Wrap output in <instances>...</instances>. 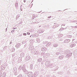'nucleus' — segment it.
Segmentation results:
<instances>
[{
  "label": "nucleus",
  "mask_w": 77,
  "mask_h": 77,
  "mask_svg": "<svg viewBox=\"0 0 77 77\" xmlns=\"http://www.w3.org/2000/svg\"><path fill=\"white\" fill-rule=\"evenodd\" d=\"M30 57L29 56H27L26 57V58L25 60L26 61L29 60L30 59Z\"/></svg>",
  "instance_id": "nucleus-1"
},
{
  "label": "nucleus",
  "mask_w": 77,
  "mask_h": 77,
  "mask_svg": "<svg viewBox=\"0 0 77 77\" xmlns=\"http://www.w3.org/2000/svg\"><path fill=\"white\" fill-rule=\"evenodd\" d=\"M20 44H19L18 45H16V47L17 48H18L19 47H20Z\"/></svg>",
  "instance_id": "nucleus-2"
},
{
  "label": "nucleus",
  "mask_w": 77,
  "mask_h": 77,
  "mask_svg": "<svg viewBox=\"0 0 77 77\" xmlns=\"http://www.w3.org/2000/svg\"><path fill=\"white\" fill-rule=\"evenodd\" d=\"M1 68L3 70L5 68V67L4 66H2Z\"/></svg>",
  "instance_id": "nucleus-3"
},
{
  "label": "nucleus",
  "mask_w": 77,
  "mask_h": 77,
  "mask_svg": "<svg viewBox=\"0 0 77 77\" xmlns=\"http://www.w3.org/2000/svg\"><path fill=\"white\" fill-rule=\"evenodd\" d=\"M23 35H26V33H23Z\"/></svg>",
  "instance_id": "nucleus-4"
},
{
  "label": "nucleus",
  "mask_w": 77,
  "mask_h": 77,
  "mask_svg": "<svg viewBox=\"0 0 77 77\" xmlns=\"http://www.w3.org/2000/svg\"><path fill=\"white\" fill-rule=\"evenodd\" d=\"M27 34L28 35H30V33L29 32H27Z\"/></svg>",
  "instance_id": "nucleus-5"
},
{
  "label": "nucleus",
  "mask_w": 77,
  "mask_h": 77,
  "mask_svg": "<svg viewBox=\"0 0 77 77\" xmlns=\"http://www.w3.org/2000/svg\"><path fill=\"white\" fill-rule=\"evenodd\" d=\"M23 2L24 3L26 2V0H23Z\"/></svg>",
  "instance_id": "nucleus-6"
},
{
  "label": "nucleus",
  "mask_w": 77,
  "mask_h": 77,
  "mask_svg": "<svg viewBox=\"0 0 77 77\" xmlns=\"http://www.w3.org/2000/svg\"><path fill=\"white\" fill-rule=\"evenodd\" d=\"M51 17V16H50V17H48V18H50Z\"/></svg>",
  "instance_id": "nucleus-7"
},
{
  "label": "nucleus",
  "mask_w": 77,
  "mask_h": 77,
  "mask_svg": "<svg viewBox=\"0 0 77 77\" xmlns=\"http://www.w3.org/2000/svg\"><path fill=\"white\" fill-rule=\"evenodd\" d=\"M14 31L13 30V31H11V32H14Z\"/></svg>",
  "instance_id": "nucleus-8"
},
{
  "label": "nucleus",
  "mask_w": 77,
  "mask_h": 77,
  "mask_svg": "<svg viewBox=\"0 0 77 77\" xmlns=\"http://www.w3.org/2000/svg\"><path fill=\"white\" fill-rule=\"evenodd\" d=\"M41 26H39V27H41Z\"/></svg>",
  "instance_id": "nucleus-9"
},
{
  "label": "nucleus",
  "mask_w": 77,
  "mask_h": 77,
  "mask_svg": "<svg viewBox=\"0 0 77 77\" xmlns=\"http://www.w3.org/2000/svg\"><path fill=\"white\" fill-rule=\"evenodd\" d=\"M60 35H62V34H60Z\"/></svg>",
  "instance_id": "nucleus-10"
}]
</instances>
